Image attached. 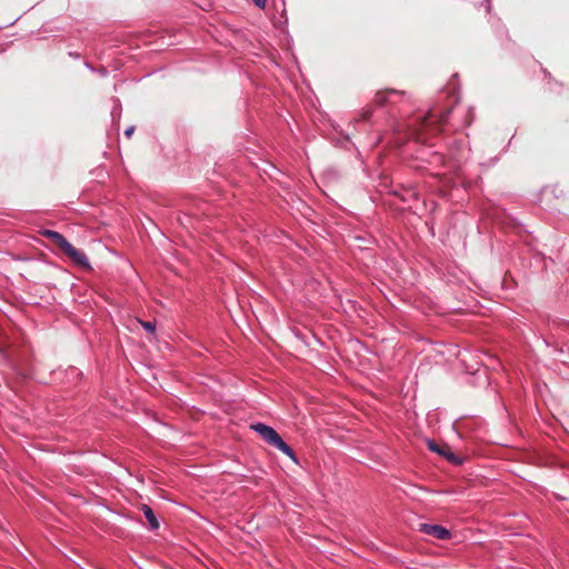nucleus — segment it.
Segmentation results:
<instances>
[{"label":"nucleus","mask_w":569,"mask_h":569,"mask_svg":"<svg viewBox=\"0 0 569 569\" xmlns=\"http://www.w3.org/2000/svg\"><path fill=\"white\" fill-rule=\"evenodd\" d=\"M452 112L453 107L442 110L433 107L427 113L417 112L407 120L405 124L406 131L410 138L426 142L427 132H438L440 127L448 122Z\"/></svg>","instance_id":"nucleus-1"},{"label":"nucleus","mask_w":569,"mask_h":569,"mask_svg":"<svg viewBox=\"0 0 569 569\" xmlns=\"http://www.w3.org/2000/svg\"><path fill=\"white\" fill-rule=\"evenodd\" d=\"M254 430L268 445L277 448L287 457H289L296 465L299 463L298 457L292 448L281 438V436L270 426L261 422L251 425Z\"/></svg>","instance_id":"nucleus-2"},{"label":"nucleus","mask_w":569,"mask_h":569,"mask_svg":"<svg viewBox=\"0 0 569 569\" xmlns=\"http://www.w3.org/2000/svg\"><path fill=\"white\" fill-rule=\"evenodd\" d=\"M409 100V96L405 91H398L393 89H386L378 91L375 97V103L381 108H397L398 112H401V107L398 104L406 103Z\"/></svg>","instance_id":"nucleus-3"},{"label":"nucleus","mask_w":569,"mask_h":569,"mask_svg":"<svg viewBox=\"0 0 569 569\" xmlns=\"http://www.w3.org/2000/svg\"><path fill=\"white\" fill-rule=\"evenodd\" d=\"M465 158V151H451L450 159L446 161V158L442 153L437 151L431 152L429 158L426 161L432 166L443 164L449 168V170H456L460 167L462 159Z\"/></svg>","instance_id":"nucleus-4"},{"label":"nucleus","mask_w":569,"mask_h":569,"mask_svg":"<svg viewBox=\"0 0 569 569\" xmlns=\"http://www.w3.org/2000/svg\"><path fill=\"white\" fill-rule=\"evenodd\" d=\"M61 251L76 264L83 268H90V262L86 253L73 247L70 242L64 244V248Z\"/></svg>","instance_id":"nucleus-5"},{"label":"nucleus","mask_w":569,"mask_h":569,"mask_svg":"<svg viewBox=\"0 0 569 569\" xmlns=\"http://www.w3.org/2000/svg\"><path fill=\"white\" fill-rule=\"evenodd\" d=\"M420 531L439 540H448L451 537L450 531L440 525L421 523Z\"/></svg>","instance_id":"nucleus-6"},{"label":"nucleus","mask_w":569,"mask_h":569,"mask_svg":"<svg viewBox=\"0 0 569 569\" xmlns=\"http://www.w3.org/2000/svg\"><path fill=\"white\" fill-rule=\"evenodd\" d=\"M428 448L432 451V452H436L440 456H443L446 457L449 461H452V462H457L459 463L460 461L457 459V457L450 452L449 449L436 443L435 441L432 440H428Z\"/></svg>","instance_id":"nucleus-7"},{"label":"nucleus","mask_w":569,"mask_h":569,"mask_svg":"<svg viewBox=\"0 0 569 569\" xmlns=\"http://www.w3.org/2000/svg\"><path fill=\"white\" fill-rule=\"evenodd\" d=\"M43 236L48 239L52 240L54 244L59 247L60 250L64 248V244H67L69 241L58 231L54 230H44Z\"/></svg>","instance_id":"nucleus-8"},{"label":"nucleus","mask_w":569,"mask_h":569,"mask_svg":"<svg viewBox=\"0 0 569 569\" xmlns=\"http://www.w3.org/2000/svg\"><path fill=\"white\" fill-rule=\"evenodd\" d=\"M141 510L146 519L148 520L150 529L157 530L160 525L151 507H149L148 505H142Z\"/></svg>","instance_id":"nucleus-9"},{"label":"nucleus","mask_w":569,"mask_h":569,"mask_svg":"<svg viewBox=\"0 0 569 569\" xmlns=\"http://www.w3.org/2000/svg\"><path fill=\"white\" fill-rule=\"evenodd\" d=\"M463 113H465V120H463L461 127H467L473 120V111L471 108H468V109L463 110Z\"/></svg>","instance_id":"nucleus-10"},{"label":"nucleus","mask_w":569,"mask_h":569,"mask_svg":"<svg viewBox=\"0 0 569 569\" xmlns=\"http://www.w3.org/2000/svg\"><path fill=\"white\" fill-rule=\"evenodd\" d=\"M140 325L144 330H147L149 333H154L156 331V323L152 321H142L139 320Z\"/></svg>","instance_id":"nucleus-11"},{"label":"nucleus","mask_w":569,"mask_h":569,"mask_svg":"<svg viewBox=\"0 0 569 569\" xmlns=\"http://www.w3.org/2000/svg\"><path fill=\"white\" fill-rule=\"evenodd\" d=\"M563 357L560 359L563 363H569V351L565 352L562 348L557 349Z\"/></svg>","instance_id":"nucleus-12"},{"label":"nucleus","mask_w":569,"mask_h":569,"mask_svg":"<svg viewBox=\"0 0 569 569\" xmlns=\"http://www.w3.org/2000/svg\"><path fill=\"white\" fill-rule=\"evenodd\" d=\"M256 7L259 9H264L267 4V0H252Z\"/></svg>","instance_id":"nucleus-13"},{"label":"nucleus","mask_w":569,"mask_h":569,"mask_svg":"<svg viewBox=\"0 0 569 569\" xmlns=\"http://www.w3.org/2000/svg\"><path fill=\"white\" fill-rule=\"evenodd\" d=\"M370 114H371V110L370 109H367L362 112L361 114V119L362 120H368L370 118Z\"/></svg>","instance_id":"nucleus-14"},{"label":"nucleus","mask_w":569,"mask_h":569,"mask_svg":"<svg viewBox=\"0 0 569 569\" xmlns=\"http://www.w3.org/2000/svg\"><path fill=\"white\" fill-rule=\"evenodd\" d=\"M133 131H134V127H133V126H131V127H129V128H127V129H126V131H124V136H126L127 138H130V137L132 136Z\"/></svg>","instance_id":"nucleus-15"},{"label":"nucleus","mask_w":569,"mask_h":569,"mask_svg":"<svg viewBox=\"0 0 569 569\" xmlns=\"http://www.w3.org/2000/svg\"><path fill=\"white\" fill-rule=\"evenodd\" d=\"M94 72H98L99 74H101V76H103V77H104V76H107V73H108V71H107V69H106V68H101V69H99V70H97V69H96V71H94Z\"/></svg>","instance_id":"nucleus-16"},{"label":"nucleus","mask_w":569,"mask_h":569,"mask_svg":"<svg viewBox=\"0 0 569 569\" xmlns=\"http://www.w3.org/2000/svg\"><path fill=\"white\" fill-rule=\"evenodd\" d=\"M86 67L88 69H90L91 71H93V72L96 71V69L90 63H88V62H86Z\"/></svg>","instance_id":"nucleus-17"},{"label":"nucleus","mask_w":569,"mask_h":569,"mask_svg":"<svg viewBox=\"0 0 569 569\" xmlns=\"http://www.w3.org/2000/svg\"><path fill=\"white\" fill-rule=\"evenodd\" d=\"M117 109H118V107H116V108L111 111L112 117H114V116H116Z\"/></svg>","instance_id":"nucleus-18"},{"label":"nucleus","mask_w":569,"mask_h":569,"mask_svg":"<svg viewBox=\"0 0 569 569\" xmlns=\"http://www.w3.org/2000/svg\"><path fill=\"white\" fill-rule=\"evenodd\" d=\"M543 342H545L547 346H549V341H548V339H547V338H543Z\"/></svg>","instance_id":"nucleus-19"}]
</instances>
